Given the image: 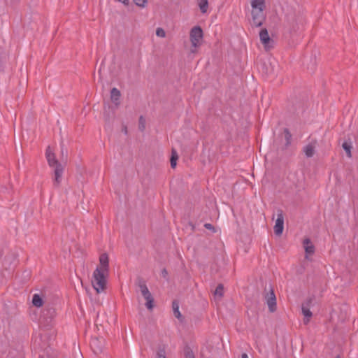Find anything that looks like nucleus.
Listing matches in <instances>:
<instances>
[{
    "label": "nucleus",
    "instance_id": "nucleus-2",
    "mask_svg": "<svg viewBox=\"0 0 358 358\" xmlns=\"http://www.w3.org/2000/svg\"><path fill=\"white\" fill-rule=\"evenodd\" d=\"M45 157L50 167H55L54 170V185L58 187L62 181V175L64 173V166L56 159L55 153L48 146L45 150Z\"/></svg>",
    "mask_w": 358,
    "mask_h": 358
},
{
    "label": "nucleus",
    "instance_id": "nucleus-7",
    "mask_svg": "<svg viewBox=\"0 0 358 358\" xmlns=\"http://www.w3.org/2000/svg\"><path fill=\"white\" fill-rule=\"evenodd\" d=\"M277 213V219L273 229L275 234L280 236L284 229V215L283 211L280 209L278 210Z\"/></svg>",
    "mask_w": 358,
    "mask_h": 358
},
{
    "label": "nucleus",
    "instance_id": "nucleus-15",
    "mask_svg": "<svg viewBox=\"0 0 358 358\" xmlns=\"http://www.w3.org/2000/svg\"><path fill=\"white\" fill-rule=\"evenodd\" d=\"M166 346L164 344H160L157 347L156 352V358H166Z\"/></svg>",
    "mask_w": 358,
    "mask_h": 358
},
{
    "label": "nucleus",
    "instance_id": "nucleus-30",
    "mask_svg": "<svg viewBox=\"0 0 358 358\" xmlns=\"http://www.w3.org/2000/svg\"><path fill=\"white\" fill-rule=\"evenodd\" d=\"M204 227L207 229L211 230L213 232H216V230L214 227V226L210 223H206L204 224Z\"/></svg>",
    "mask_w": 358,
    "mask_h": 358
},
{
    "label": "nucleus",
    "instance_id": "nucleus-3",
    "mask_svg": "<svg viewBox=\"0 0 358 358\" xmlns=\"http://www.w3.org/2000/svg\"><path fill=\"white\" fill-rule=\"evenodd\" d=\"M285 23L290 31H296L303 26L304 18L299 13L292 11L286 15Z\"/></svg>",
    "mask_w": 358,
    "mask_h": 358
},
{
    "label": "nucleus",
    "instance_id": "nucleus-29",
    "mask_svg": "<svg viewBox=\"0 0 358 358\" xmlns=\"http://www.w3.org/2000/svg\"><path fill=\"white\" fill-rule=\"evenodd\" d=\"M313 298L309 297L308 298L304 303H303L302 305H305L306 307L310 308L311 304L313 303Z\"/></svg>",
    "mask_w": 358,
    "mask_h": 358
},
{
    "label": "nucleus",
    "instance_id": "nucleus-27",
    "mask_svg": "<svg viewBox=\"0 0 358 358\" xmlns=\"http://www.w3.org/2000/svg\"><path fill=\"white\" fill-rule=\"evenodd\" d=\"M156 35L159 37L164 38L166 36V32L162 28L158 27L156 30Z\"/></svg>",
    "mask_w": 358,
    "mask_h": 358
},
{
    "label": "nucleus",
    "instance_id": "nucleus-24",
    "mask_svg": "<svg viewBox=\"0 0 358 358\" xmlns=\"http://www.w3.org/2000/svg\"><path fill=\"white\" fill-rule=\"evenodd\" d=\"M215 296H218L220 297H222L224 294V286L222 284H219L214 292Z\"/></svg>",
    "mask_w": 358,
    "mask_h": 358
},
{
    "label": "nucleus",
    "instance_id": "nucleus-28",
    "mask_svg": "<svg viewBox=\"0 0 358 358\" xmlns=\"http://www.w3.org/2000/svg\"><path fill=\"white\" fill-rule=\"evenodd\" d=\"M145 119L143 118V116H141L139 117V124H138V127L141 131H143L145 129Z\"/></svg>",
    "mask_w": 358,
    "mask_h": 358
},
{
    "label": "nucleus",
    "instance_id": "nucleus-16",
    "mask_svg": "<svg viewBox=\"0 0 358 358\" xmlns=\"http://www.w3.org/2000/svg\"><path fill=\"white\" fill-rule=\"evenodd\" d=\"M303 152L308 158L312 157L315 154V145L310 143L303 148Z\"/></svg>",
    "mask_w": 358,
    "mask_h": 358
},
{
    "label": "nucleus",
    "instance_id": "nucleus-1",
    "mask_svg": "<svg viewBox=\"0 0 358 358\" xmlns=\"http://www.w3.org/2000/svg\"><path fill=\"white\" fill-rule=\"evenodd\" d=\"M109 271V259L106 253L99 257V266L94 271L92 284L97 293L104 291L106 288V276Z\"/></svg>",
    "mask_w": 358,
    "mask_h": 358
},
{
    "label": "nucleus",
    "instance_id": "nucleus-23",
    "mask_svg": "<svg viewBox=\"0 0 358 358\" xmlns=\"http://www.w3.org/2000/svg\"><path fill=\"white\" fill-rule=\"evenodd\" d=\"M284 134H285V148H287L291 144V140H292V134L289 132V129L285 128L284 129Z\"/></svg>",
    "mask_w": 358,
    "mask_h": 358
},
{
    "label": "nucleus",
    "instance_id": "nucleus-13",
    "mask_svg": "<svg viewBox=\"0 0 358 358\" xmlns=\"http://www.w3.org/2000/svg\"><path fill=\"white\" fill-rule=\"evenodd\" d=\"M302 313L304 315L303 323L307 324L313 315L312 312L310 310V308L306 307L305 305H302L301 306Z\"/></svg>",
    "mask_w": 358,
    "mask_h": 358
},
{
    "label": "nucleus",
    "instance_id": "nucleus-11",
    "mask_svg": "<svg viewBox=\"0 0 358 358\" xmlns=\"http://www.w3.org/2000/svg\"><path fill=\"white\" fill-rule=\"evenodd\" d=\"M121 96L120 91L116 87L112 88L110 91V99L111 101L115 104V106L120 105V98Z\"/></svg>",
    "mask_w": 358,
    "mask_h": 358
},
{
    "label": "nucleus",
    "instance_id": "nucleus-32",
    "mask_svg": "<svg viewBox=\"0 0 358 358\" xmlns=\"http://www.w3.org/2000/svg\"><path fill=\"white\" fill-rule=\"evenodd\" d=\"M46 312L50 315V317H52L55 313V309L49 308L46 310Z\"/></svg>",
    "mask_w": 358,
    "mask_h": 358
},
{
    "label": "nucleus",
    "instance_id": "nucleus-4",
    "mask_svg": "<svg viewBox=\"0 0 358 358\" xmlns=\"http://www.w3.org/2000/svg\"><path fill=\"white\" fill-rule=\"evenodd\" d=\"M203 38V30L199 26L194 27L190 31V41L192 46L197 47Z\"/></svg>",
    "mask_w": 358,
    "mask_h": 358
},
{
    "label": "nucleus",
    "instance_id": "nucleus-9",
    "mask_svg": "<svg viewBox=\"0 0 358 358\" xmlns=\"http://www.w3.org/2000/svg\"><path fill=\"white\" fill-rule=\"evenodd\" d=\"M251 6L252 10H256L257 12H264L266 8L265 0H252Z\"/></svg>",
    "mask_w": 358,
    "mask_h": 358
},
{
    "label": "nucleus",
    "instance_id": "nucleus-14",
    "mask_svg": "<svg viewBox=\"0 0 358 358\" xmlns=\"http://www.w3.org/2000/svg\"><path fill=\"white\" fill-rule=\"evenodd\" d=\"M172 308L174 316L182 322L184 318L179 310V303L177 301H173Z\"/></svg>",
    "mask_w": 358,
    "mask_h": 358
},
{
    "label": "nucleus",
    "instance_id": "nucleus-21",
    "mask_svg": "<svg viewBox=\"0 0 358 358\" xmlns=\"http://www.w3.org/2000/svg\"><path fill=\"white\" fill-rule=\"evenodd\" d=\"M185 358H195L194 354L189 346L186 345L183 349Z\"/></svg>",
    "mask_w": 358,
    "mask_h": 358
},
{
    "label": "nucleus",
    "instance_id": "nucleus-34",
    "mask_svg": "<svg viewBox=\"0 0 358 358\" xmlns=\"http://www.w3.org/2000/svg\"><path fill=\"white\" fill-rule=\"evenodd\" d=\"M3 255V250L2 247L0 245V258L2 257Z\"/></svg>",
    "mask_w": 358,
    "mask_h": 358
},
{
    "label": "nucleus",
    "instance_id": "nucleus-35",
    "mask_svg": "<svg viewBox=\"0 0 358 358\" xmlns=\"http://www.w3.org/2000/svg\"><path fill=\"white\" fill-rule=\"evenodd\" d=\"M241 358H248V356L246 353H243L241 355Z\"/></svg>",
    "mask_w": 358,
    "mask_h": 358
},
{
    "label": "nucleus",
    "instance_id": "nucleus-6",
    "mask_svg": "<svg viewBox=\"0 0 358 358\" xmlns=\"http://www.w3.org/2000/svg\"><path fill=\"white\" fill-rule=\"evenodd\" d=\"M264 299L268 305L269 311L271 313L275 312L277 309L276 297L272 288L269 289V292L265 294Z\"/></svg>",
    "mask_w": 358,
    "mask_h": 358
},
{
    "label": "nucleus",
    "instance_id": "nucleus-8",
    "mask_svg": "<svg viewBox=\"0 0 358 358\" xmlns=\"http://www.w3.org/2000/svg\"><path fill=\"white\" fill-rule=\"evenodd\" d=\"M252 24L256 27H261L266 20V15L264 12L252 10Z\"/></svg>",
    "mask_w": 358,
    "mask_h": 358
},
{
    "label": "nucleus",
    "instance_id": "nucleus-19",
    "mask_svg": "<svg viewBox=\"0 0 358 358\" xmlns=\"http://www.w3.org/2000/svg\"><path fill=\"white\" fill-rule=\"evenodd\" d=\"M146 301L145 306L148 310H152L154 307V298L151 294L149 296H143Z\"/></svg>",
    "mask_w": 358,
    "mask_h": 358
},
{
    "label": "nucleus",
    "instance_id": "nucleus-25",
    "mask_svg": "<svg viewBox=\"0 0 358 358\" xmlns=\"http://www.w3.org/2000/svg\"><path fill=\"white\" fill-rule=\"evenodd\" d=\"M137 6L145 8L148 3V0H133Z\"/></svg>",
    "mask_w": 358,
    "mask_h": 358
},
{
    "label": "nucleus",
    "instance_id": "nucleus-22",
    "mask_svg": "<svg viewBox=\"0 0 358 358\" xmlns=\"http://www.w3.org/2000/svg\"><path fill=\"white\" fill-rule=\"evenodd\" d=\"M178 159V155L175 150H172L171 157L170 159L171 166L174 169L176 166V162Z\"/></svg>",
    "mask_w": 358,
    "mask_h": 358
},
{
    "label": "nucleus",
    "instance_id": "nucleus-5",
    "mask_svg": "<svg viewBox=\"0 0 358 358\" xmlns=\"http://www.w3.org/2000/svg\"><path fill=\"white\" fill-rule=\"evenodd\" d=\"M259 39L266 50L273 48L274 41L270 38L268 31L266 28H264L260 31Z\"/></svg>",
    "mask_w": 358,
    "mask_h": 358
},
{
    "label": "nucleus",
    "instance_id": "nucleus-20",
    "mask_svg": "<svg viewBox=\"0 0 358 358\" xmlns=\"http://www.w3.org/2000/svg\"><path fill=\"white\" fill-rule=\"evenodd\" d=\"M342 147L344 149V150L345 151L347 156L348 157H352L351 150L352 148L351 142H346V141H345L342 144Z\"/></svg>",
    "mask_w": 358,
    "mask_h": 358
},
{
    "label": "nucleus",
    "instance_id": "nucleus-36",
    "mask_svg": "<svg viewBox=\"0 0 358 358\" xmlns=\"http://www.w3.org/2000/svg\"><path fill=\"white\" fill-rule=\"evenodd\" d=\"M61 152H62V155L64 154V149L63 146H62V148H61Z\"/></svg>",
    "mask_w": 358,
    "mask_h": 358
},
{
    "label": "nucleus",
    "instance_id": "nucleus-18",
    "mask_svg": "<svg viewBox=\"0 0 358 358\" xmlns=\"http://www.w3.org/2000/svg\"><path fill=\"white\" fill-rule=\"evenodd\" d=\"M198 6L202 13H206L208 8V0H198Z\"/></svg>",
    "mask_w": 358,
    "mask_h": 358
},
{
    "label": "nucleus",
    "instance_id": "nucleus-37",
    "mask_svg": "<svg viewBox=\"0 0 358 358\" xmlns=\"http://www.w3.org/2000/svg\"><path fill=\"white\" fill-rule=\"evenodd\" d=\"M123 131H124V134H127V127H124L123 129Z\"/></svg>",
    "mask_w": 358,
    "mask_h": 358
},
{
    "label": "nucleus",
    "instance_id": "nucleus-33",
    "mask_svg": "<svg viewBox=\"0 0 358 358\" xmlns=\"http://www.w3.org/2000/svg\"><path fill=\"white\" fill-rule=\"evenodd\" d=\"M162 275L164 277H166L168 275V273H167V271L166 270V268H164L162 270Z\"/></svg>",
    "mask_w": 358,
    "mask_h": 358
},
{
    "label": "nucleus",
    "instance_id": "nucleus-26",
    "mask_svg": "<svg viewBox=\"0 0 358 358\" xmlns=\"http://www.w3.org/2000/svg\"><path fill=\"white\" fill-rule=\"evenodd\" d=\"M260 67L262 68V72L266 75H269L272 73V70H268L264 62L260 64Z\"/></svg>",
    "mask_w": 358,
    "mask_h": 358
},
{
    "label": "nucleus",
    "instance_id": "nucleus-10",
    "mask_svg": "<svg viewBox=\"0 0 358 358\" xmlns=\"http://www.w3.org/2000/svg\"><path fill=\"white\" fill-rule=\"evenodd\" d=\"M137 285L138 286L140 291L141 292V294L143 296H149L150 294H151L146 285V283L145 280L142 278H138L136 282Z\"/></svg>",
    "mask_w": 358,
    "mask_h": 358
},
{
    "label": "nucleus",
    "instance_id": "nucleus-12",
    "mask_svg": "<svg viewBox=\"0 0 358 358\" xmlns=\"http://www.w3.org/2000/svg\"><path fill=\"white\" fill-rule=\"evenodd\" d=\"M305 252L307 255H313L315 252V246L311 243L310 238H305L303 241Z\"/></svg>",
    "mask_w": 358,
    "mask_h": 358
},
{
    "label": "nucleus",
    "instance_id": "nucleus-17",
    "mask_svg": "<svg viewBox=\"0 0 358 358\" xmlns=\"http://www.w3.org/2000/svg\"><path fill=\"white\" fill-rule=\"evenodd\" d=\"M32 303L35 307H41L43 304V299L38 294H35L32 297Z\"/></svg>",
    "mask_w": 358,
    "mask_h": 358
},
{
    "label": "nucleus",
    "instance_id": "nucleus-31",
    "mask_svg": "<svg viewBox=\"0 0 358 358\" xmlns=\"http://www.w3.org/2000/svg\"><path fill=\"white\" fill-rule=\"evenodd\" d=\"M20 0H6L7 3L14 6L19 2Z\"/></svg>",
    "mask_w": 358,
    "mask_h": 358
}]
</instances>
